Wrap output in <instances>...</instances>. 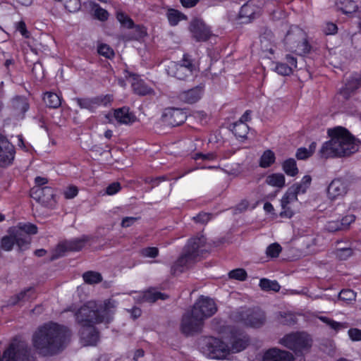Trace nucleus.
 I'll return each mask as SVG.
<instances>
[{
    "mask_svg": "<svg viewBox=\"0 0 361 361\" xmlns=\"http://www.w3.org/2000/svg\"><path fill=\"white\" fill-rule=\"evenodd\" d=\"M337 26L333 23H326L324 27V32L326 35H334L337 32Z\"/></svg>",
    "mask_w": 361,
    "mask_h": 361,
    "instance_id": "62",
    "label": "nucleus"
},
{
    "mask_svg": "<svg viewBox=\"0 0 361 361\" xmlns=\"http://www.w3.org/2000/svg\"><path fill=\"white\" fill-rule=\"evenodd\" d=\"M228 275L230 278L237 279L239 281H244L247 277V273L243 269H236L233 271H231Z\"/></svg>",
    "mask_w": 361,
    "mask_h": 361,
    "instance_id": "51",
    "label": "nucleus"
},
{
    "mask_svg": "<svg viewBox=\"0 0 361 361\" xmlns=\"http://www.w3.org/2000/svg\"><path fill=\"white\" fill-rule=\"evenodd\" d=\"M194 219L197 222L205 224L207 223L210 219V214L207 213H201L198 214L197 216L194 217Z\"/></svg>",
    "mask_w": 361,
    "mask_h": 361,
    "instance_id": "63",
    "label": "nucleus"
},
{
    "mask_svg": "<svg viewBox=\"0 0 361 361\" xmlns=\"http://www.w3.org/2000/svg\"><path fill=\"white\" fill-rule=\"evenodd\" d=\"M13 145L3 135H0V166L11 164L14 159Z\"/></svg>",
    "mask_w": 361,
    "mask_h": 361,
    "instance_id": "18",
    "label": "nucleus"
},
{
    "mask_svg": "<svg viewBox=\"0 0 361 361\" xmlns=\"http://www.w3.org/2000/svg\"><path fill=\"white\" fill-rule=\"evenodd\" d=\"M14 243H16L14 237V231L9 236H5L1 240V247L6 251H9L13 248Z\"/></svg>",
    "mask_w": 361,
    "mask_h": 361,
    "instance_id": "44",
    "label": "nucleus"
},
{
    "mask_svg": "<svg viewBox=\"0 0 361 361\" xmlns=\"http://www.w3.org/2000/svg\"><path fill=\"white\" fill-rule=\"evenodd\" d=\"M285 41L289 49L298 54L307 53L310 46L306 40L305 33L298 27H292L287 33Z\"/></svg>",
    "mask_w": 361,
    "mask_h": 361,
    "instance_id": "7",
    "label": "nucleus"
},
{
    "mask_svg": "<svg viewBox=\"0 0 361 361\" xmlns=\"http://www.w3.org/2000/svg\"><path fill=\"white\" fill-rule=\"evenodd\" d=\"M228 343H229L230 355L236 353L244 350L247 346V341L241 338H235L233 336L231 331H228Z\"/></svg>",
    "mask_w": 361,
    "mask_h": 361,
    "instance_id": "23",
    "label": "nucleus"
},
{
    "mask_svg": "<svg viewBox=\"0 0 361 361\" xmlns=\"http://www.w3.org/2000/svg\"><path fill=\"white\" fill-rule=\"evenodd\" d=\"M349 338L352 341H361V330L357 328L350 329L348 331Z\"/></svg>",
    "mask_w": 361,
    "mask_h": 361,
    "instance_id": "55",
    "label": "nucleus"
},
{
    "mask_svg": "<svg viewBox=\"0 0 361 361\" xmlns=\"http://www.w3.org/2000/svg\"><path fill=\"white\" fill-rule=\"evenodd\" d=\"M204 94V86L198 85L192 89L183 91L180 94V99L188 104L198 102Z\"/></svg>",
    "mask_w": 361,
    "mask_h": 361,
    "instance_id": "22",
    "label": "nucleus"
},
{
    "mask_svg": "<svg viewBox=\"0 0 361 361\" xmlns=\"http://www.w3.org/2000/svg\"><path fill=\"white\" fill-rule=\"evenodd\" d=\"M275 161V156L271 150H267L262 155L260 159V166L267 168L271 166Z\"/></svg>",
    "mask_w": 361,
    "mask_h": 361,
    "instance_id": "37",
    "label": "nucleus"
},
{
    "mask_svg": "<svg viewBox=\"0 0 361 361\" xmlns=\"http://www.w3.org/2000/svg\"><path fill=\"white\" fill-rule=\"evenodd\" d=\"M347 182L341 178H334L328 185L326 195L330 200H336L343 198L348 192Z\"/></svg>",
    "mask_w": 361,
    "mask_h": 361,
    "instance_id": "16",
    "label": "nucleus"
},
{
    "mask_svg": "<svg viewBox=\"0 0 361 361\" xmlns=\"http://www.w3.org/2000/svg\"><path fill=\"white\" fill-rule=\"evenodd\" d=\"M114 117L118 123L123 125H130L136 121V116L127 106L115 109Z\"/></svg>",
    "mask_w": 361,
    "mask_h": 361,
    "instance_id": "20",
    "label": "nucleus"
},
{
    "mask_svg": "<svg viewBox=\"0 0 361 361\" xmlns=\"http://www.w3.org/2000/svg\"><path fill=\"white\" fill-rule=\"evenodd\" d=\"M204 319L198 314H195L191 310L185 313L182 318L180 330L183 334L187 336H192L200 333L203 329Z\"/></svg>",
    "mask_w": 361,
    "mask_h": 361,
    "instance_id": "10",
    "label": "nucleus"
},
{
    "mask_svg": "<svg viewBox=\"0 0 361 361\" xmlns=\"http://www.w3.org/2000/svg\"><path fill=\"white\" fill-rule=\"evenodd\" d=\"M12 107L15 111V114L19 117H23L24 114L29 109V104L26 98L23 97H16L12 100Z\"/></svg>",
    "mask_w": 361,
    "mask_h": 361,
    "instance_id": "24",
    "label": "nucleus"
},
{
    "mask_svg": "<svg viewBox=\"0 0 361 361\" xmlns=\"http://www.w3.org/2000/svg\"><path fill=\"white\" fill-rule=\"evenodd\" d=\"M355 220V216L353 214H348L345 216L340 221L343 230L347 229L349 226Z\"/></svg>",
    "mask_w": 361,
    "mask_h": 361,
    "instance_id": "56",
    "label": "nucleus"
},
{
    "mask_svg": "<svg viewBox=\"0 0 361 361\" xmlns=\"http://www.w3.org/2000/svg\"><path fill=\"white\" fill-rule=\"evenodd\" d=\"M82 278L89 284L99 283L102 279L101 274L95 271H87L83 274Z\"/></svg>",
    "mask_w": 361,
    "mask_h": 361,
    "instance_id": "38",
    "label": "nucleus"
},
{
    "mask_svg": "<svg viewBox=\"0 0 361 361\" xmlns=\"http://www.w3.org/2000/svg\"><path fill=\"white\" fill-rule=\"evenodd\" d=\"M248 126L243 121H238L233 125V133L239 138H245L248 133Z\"/></svg>",
    "mask_w": 361,
    "mask_h": 361,
    "instance_id": "35",
    "label": "nucleus"
},
{
    "mask_svg": "<svg viewBox=\"0 0 361 361\" xmlns=\"http://www.w3.org/2000/svg\"><path fill=\"white\" fill-rule=\"evenodd\" d=\"M215 158H216V154L214 153H207V154L197 153L194 156V159L195 160L201 159L204 161H211V160H214Z\"/></svg>",
    "mask_w": 361,
    "mask_h": 361,
    "instance_id": "59",
    "label": "nucleus"
},
{
    "mask_svg": "<svg viewBox=\"0 0 361 361\" xmlns=\"http://www.w3.org/2000/svg\"><path fill=\"white\" fill-rule=\"evenodd\" d=\"M281 251V247L278 243L271 244L267 248L266 253L270 257H277Z\"/></svg>",
    "mask_w": 361,
    "mask_h": 361,
    "instance_id": "48",
    "label": "nucleus"
},
{
    "mask_svg": "<svg viewBox=\"0 0 361 361\" xmlns=\"http://www.w3.org/2000/svg\"><path fill=\"white\" fill-rule=\"evenodd\" d=\"M317 143L312 142L308 147H300L297 149L295 156L299 160H305L310 157L315 152Z\"/></svg>",
    "mask_w": 361,
    "mask_h": 361,
    "instance_id": "31",
    "label": "nucleus"
},
{
    "mask_svg": "<svg viewBox=\"0 0 361 361\" xmlns=\"http://www.w3.org/2000/svg\"><path fill=\"white\" fill-rule=\"evenodd\" d=\"M116 18L119 23L125 27L132 28L134 26V23L132 19L123 12H118L116 14Z\"/></svg>",
    "mask_w": 361,
    "mask_h": 361,
    "instance_id": "41",
    "label": "nucleus"
},
{
    "mask_svg": "<svg viewBox=\"0 0 361 361\" xmlns=\"http://www.w3.org/2000/svg\"><path fill=\"white\" fill-rule=\"evenodd\" d=\"M325 228L329 232H336L343 230L340 221H329L326 223Z\"/></svg>",
    "mask_w": 361,
    "mask_h": 361,
    "instance_id": "54",
    "label": "nucleus"
},
{
    "mask_svg": "<svg viewBox=\"0 0 361 361\" xmlns=\"http://www.w3.org/2000/svg\"><path fill=\"white\" fill-rule=\"evenodd\" d=\"M238 314L235 317L237 320L252 328H259L266 322L265 314L260 310H247Z\"/></svg>",
    "mask_w": 361,
    "mask_h": 361,
    "instance_id": "11",
    "label": "nucleus"
},
{
    "mask_svg": "<svg viewBox=\"0 0 361 361\" xmlns=\"http://www.w3.org/2000/svg\"><path fill=\"white\" fill-rule=\"evenodd\" d=\"M17 30L20 32V34L27 38L29 37L28 32L27 31L25 23L23 21H20L17 25Z\"/></svg>",
    "mask_w": 361,
    "mask_h": 361,
    "instance_id": "64",
    "label": "nucleus"
},
{
    "mask_svg": "<svg viewBox=\"0 0 361 361\" xmlns=\"http://www.w3.org/2000/svg\"><path fill=\"white\" fill-rule=\"evenodd\" d=\"M87 240V237L83 236L82 238L74 239L66 243L65 246L67 250L71 251H78L84 247Z\"/></svg>",
    "mask_w": 361,
    "mask_h": 361,
    "instance_id": "34",
    "label": "nucleus"
},
{
    "mask_svg": "<svg viewBox=\"0 0 361 361\" xmlns=\"http://www.w3.org/2000/svg\"><path fill=\"white\" fill-rule=\"evenodd\" d=\"M132 87L134 92L139 95L145 96L153 93V90L148 87L142 80L139 79L137 77H134L133 78Z\"/></svg>",
    "mask_w": 361,
    "mask_h": 361,
    "instance_id": "27",
    "label": "nucleus"
},
{
    "mask_svg": "<svg viewBox=\"0 0 361 361\" xmlns=\"http://www.w3.org/2000/svg\"><path fill=\"white\" fill-rule=\"evenodd\" d=\"M278 321L283 325H292L295 322V316L290 313H280L278 316Z\"/></svg>",
    "mask_w": 361,
    "mask_h": 361,
    "instance_id": "43",
    "label": "nucleus"
},
{
    "mask_svg": "<svg viewBox=\"0 0 361 361\" xmlns=\"http://www.w3.org/2000/svg\"><path fill=\"white\" fill-rule=\"evenodd\" d=\"M137 219V217L126 216L122 219L121 225L123 228H128L133 226Z\"/></svg>",
    "mask_w": 361,
    "mask_h": 361,
    "instance_id": "60",
    "label": "nucleus"
},
{
    "mask_svg": "<svg viewBox=\"0 0 361 361\" xmlns=\"http://www.w3.org/2000/svg\"><path fill=\"white\" fill-rule=\"evenodd\" d=\"M75 101L81 109H85L90 111H93L99 106H106L110 104L113 101V96L111 94H106L94 98H77Z\"/></svg>",
    "mask_w": 361,
    "mask_h": 361,
    "instance_id": "14",
    "label": "nucleus"
},
{
    "mask_svg": "<svg viewBox=\"0 0 361 361\" xmlns=\"http://www.w3.org/2000/svg\"><path fill=\"white\" fill-rule=\"evenodd\" d=\"M335 257L340 260H346L354 254L352 243L349 242L337 241L334 251Z\"/></svg>",
    "mask_w": 361,
    "mask_h": 361,
    "instance_id": "21",
    "label": "nucleus"
},
{
    "mask_svg": "<svg viewBox=\"0 0 361 361\" xmlns=\"http://www.w3.org/2000/svg\"><path fill=\"white\" fill-rule=\"evenodd\" d=\"M168 75L178 80H184L192 75L196 68L188 55L183 56L181 63L170 62L166 69Z\"/></svg>",
    "mask_w": 361,
    "mask_h": 361,
    "instance_id": "9",
    "label": "nucleus"
},
{
    "mask_svg": "<svg viewBox=\"0 0 361 361\" xmlns=\"http://www.w3.org/2000/svg\"><path fill=\"white\" fill-rule=\"evenodd\" d=\"M66 8L70 12H75L79 10L80 3L79 0H66Z\"/></svg>",
    "mask_w": 361,
    "mask_h": 361,
    "instance_id": "53",
    "label": "nucleus"
},
{
    "mask_svg": "<svg viewBox=\"0 0 361 361\" xmlns=\"http://www.w3.org/2000/svg\"><path fill=\"white\" fill-rule=\"evenodd\" d=\"M312 181V178L309 175L304 176L300 183L293 184L292 186L298 188V193H304L310 186Z\"/></svg>",
    "mask_w": 361,
    "mask_h": 361,
    "instance_id": "45",
    "label": "nucleus"
},
{
    "mask_svg": "<svg viewBox=\"0 0 361 361\" xmlns=\"http://www.w3.org/2000/svg\"><path fill=\"white\" fill-rule=\"evenodd\" d=\"M46 105L50 108L56 109L60 106L61 100L60 97L54 92H47L43 97Z\"/></svg>",
    "mask_w": 361,
    "mask_h": 361,
    "instance_id": "32",
    "label": "nucleus"
},
{
    "mask_svg": "<svg viewBox=\"0 0 361 361\" xmlns=\"http://www.w3.org/2000/svg\"><path fill=\"white\" fill-rule=\"evenodd\" d=\"M274 70L282 75H288L292 73V67L283 63H276Z\"/></svg>",
    "mask_w": 361,
    "mask_h": 361,
    "instance_id": "49",
    "label": "nucleus"
},
{
    "mask_svg": "<svg viewBox=\"0 0 361 361\" xmlns=\"http://www.w3.org/2000/svg\"><path fill=\"white\" fill-rule=\"evenodd\" d=\"M158 254L159 250L155 247H145L140 250V255L144 257L154 258Z\"/></svg>",
    "mask_w": 361,
    "mask_h": 361,
    "instance_id": "50",
    "label": "nucleus"
},
{
    "mask_svg": "<svg viewBox=\"0 0 361 361\" xmlns=\"http://www.w3.org/2000/svg\"><path fill=\"white\" fill-rule=\"evenodd\" d=\"M336 4L338 9L345 14L352 13L357 8L356 3L352 0H336Z\"/></svg>",
    "mask_w": 361,
    "mask_h": 361,
    "instance_id": "30",
    "label": "nucleus"
},
{
    "mask_svg": "<svg viewBox=\"0 0 361 361\" xmlns=\"http://www.w3.org/2000/svg\"><path fill=\"white\" fill-rule=\"evenodd\" d=\"M347 88L350 90H355L361 86V75L355 74L351 75L346 84Z\"/></svg>",
    "mask_w": 361,
    "mask_h": 361,
    "instance_id": "40",
    "label": "nucleus"
},
{
    "mask_svg": "<svg viewBox=\"0 0 361 361\" xmlns=\"http://www.w3.org/2000/svg\"><path fill=\"white\" fill-rule=\"evenodd\" d=\"M259 286L264 290H274L278 292L280 290V285L276 281H271L267 279H261Z\"/></svg>",
    "mask_w": 361,
    "mask_h": 361,
    "instance_id": "36",
    "label": "nucleus"
},
{
    "mask_svg": "<svg viewBox=\"0 0 361 361\" xmlns=\"http://www.w3.org/2000/svg\"><path fill=\"white\" fill-rule=\"evenodd\" d=\"M13 231L17 245L20 249H23L30 243V239L28 235L37 233V228L32 224H20Z\"/></svg>",
    "mask_w": 361,
    "mask_h": 361,
    "instance_id": "13",
    "label": "nucleus"
},
{
    "mask_svg": "<svg viewBox=\"0 0 361 361\" xmlns=\"http://www.w3.org/2000/svg\"><path fill=\"white\" fill-rule=\"evenodd\" d=\"M118 303L109 298L103 301L90 300L74 312L75 322L80 326V342L83 345H94L99 341V331L95 326L110 324L114 317Z\"/></svg>",
    "mask_w": 361,
    "mask_h": 361,
    "instance_id": "1",
    "label": "nucleus"
},
{
    "mask_svg": "<svg viewBox=\"0 0 361 361\" xmlns=\"http://www.w3.org/2000/svg\"><path fill=\"white\" fill-rule=\"evenodd\" d=\"M265 182L271 187L282 188L285 186L286 179L283 174L276 173L267 176Z\"/></svg>",
    "mask_w": 361,
    "mask_h": 361,
    "instance_id": "28",
    "label": "nucleus"
},
{
    "mask_svg": "<svg viewBox=\"0 0 361 361\" xmlns=\"http://www.w3.org/2000/svg\"><path fill=\"white\" fill-rule=\"evenodd\" d=\"M78 190L77 187L72 185L67 188V189L64 191V195L67 199H72L78 195Z\"/></svg>",
    "mask_w": 361,
    "mask_h": 361,
    "instance_id": "61",
    "label": "nucleus"
},
{
    "mask_svg": "<svg viewBox=\"0 0 361 361\" xmlns=\"http://www.w3.org/2000/svg\"><path fill=\"white\" fill-rule=\"evenodd\" d=\"M35 298V290L32 288H28L12 297L10 300V304L15 305L20 302H26L33 300Z\"/></svg>",
    "mask_w": 361,
    "mask_h": 361,
    "instance_id": "26",
    "label": "nucleus"
},
{
    "mask_svg": "<svg viewBox=\"0 0 361 361\" xmlns=\"http://www.w3.org/2000/svg\"><path fill=\"white\" fill-rule=\"evenodd\" d=\"M192 310L195 314H198L206 319L216 312L217 307L214 300L208 297L201 296L195 302Z\"/></svg>",
    "mask_w": 361,
    "mask_h": 361,
    "instance_id": "12",
    "label": "nucleus"
},
{
    "mask_svg": "<svg viewBox=\"0 0 361 361\" xmlns=\"http://www.w3.org/2000/svg\"><path fill=\"white\" fill-rule=\"evenodd\" d=\"M192 37L198 42L207 41L211 36L210 28L201 19H193L189 27Z\"/></svg>",
    "mask_w": 361,
    "mask_h": 361,
    "instance_id": "15",
    "label": "nucleus"
},
{
    "mask_svg": "<svg viewBox=\"0 0 361 361\" xmlns=\"http://www.w3.org/2000/svg\"><path fill=\"white\" fill-rule=\"evenodd\" d=\"M331 140L324 142L319 151L322 158L350 156L358 150L360 142L346 129L337 127L329 130Z\"/></svg>",
    "mask_w": 361,
    "mask_h": 361,
    "instance_id": "3",
    "label": "nucleus"
},
{
    "mask_svg": "<svg viewBox=\"0 0 361 361\" xmlns=\"http://www.w3.org/2000/svg\"><path fill=\"white\" fill-rule=\"evenodd\" d=\"M47 192L48 195L51 197L53 196V190L51 188L49 187H44V188H33L31 190V195L33 198L37 199L39 200L41 199V194L43 192Z\"/></svg>",
    "mask_w": 361,
    "mask_h": 361,
    "instance_id": "46",
    "label": "nucleus"
},
{
    "mask_svg": "<svg viewBox=\"0 0 361 361\" xmlns=\"http://www.w3.org/2000/svg\"><path fill=\"white\" fill-rule=\"evenodd\" d=\"M338 297L342 300L352 301L355 299L356 293L352 290H343L340 292Z\"/></svg>",
    "mask_w": 361,
    "mask_h": 361,
    "instance_id": "52",
    "label": "nucleus"
},
{
    "mask_svg": "<svg viewBox=\"0 0 361 361\" xmlns=\"http://www.w3.org/2000/svg\"><path fill=\"white\" fill-rule=\"evenodd\" d=\"M283 171L289 176H295L298 173L296 161L294 159H288L282 164Z\"/></svg>",
    "mask_w": 361,
    "mask_h": 361,
    "instance_id": "33",
    "label": "nucleus"
},
{
    "mask_svg": "<svg viewBox=\"0 0 361 361\" xmlns=\"http://www.w3.org/2000/svg\"><path fill=\"white\" fill-rule=\"evenodd\" d=\"M159 299H165L164 295L160 292L147 291L143 294L140 301L152 302Z\"/></svg>",
    "mask_w": 361,
    "mask_h": 361,
    "instance_id": "39",
    "label": "nucleus"
},
{
    "mask_svg": "<svg viewBox=\"0 0 361 361\" xmlns=\"http://www.w3.org/2000/svg\"><path fill=\"white\" fill-rule=\"evenodd\" d=\"M121 190V185L118 182L110 184L106 189V193L109 195H113Z\"/></svg>",
    "mask_w": 361,
    "mask_h": 361,
    "instance_id": "58",
    "label": "nucleus"
},
{
    "mask_svg": "<svg viewBox=\"0 0 361 361\" xmlns=\"http://www.w3.org/2000/svg\"><path fill=\"white\" fill-rule=\"evenodd\" d=\"M71 336V332L67 327L49 322L39 326L34 332L32 342L38 354L49 356L61 351Z\"/></svg>",
    "mask_w": 361,
    "mask_h": 361,
    "instance_id": "2",
    "label": "nucleus"
},
{
    "mask_svg": "<svg viewBox=\"0 0 361 361\" xmlns=\"http://www.w3.org/2000/svg\"><path fill=\"white\" fill-rule=\"evenodd\" d=\"M298 187L290 186L288 188L281 199V217L290 219L295 214L300 204L298 199Z\"/></svg>",
    "mask_w": 361,
    "mask_h": 361,
    "instance_id": "8",
    "label": "nucleus"
},
{
    "mask_svg": "<svg viewBox=\"0 0 361 361\" xmlns=\"http://www.w3.org/2000/svg\"><path fill=\"white\" fill-rule=\"evenodd\" d=\"M294 356L290 352L276 348L267 350L262 357V361H294Z\"/></svg>",
    "mask_w": 361,
    "mask_h": 361,
    "instance_id": "19",
    "label": "nucleus"
},
{
    "mask_svg": "<svg viewBox=\"0 0 361 361\" xmlns=\"http://www.w3.org/2000/svg\"><path fill=\"white\" fill-rule=\"evenodd\" d=\"M166 15L169 25L171 26H176L180 21L187 19L183 13L174 8H169Z\"/></svg>",
    "mask_w": 361,
    "mask_h": 361,
    "instance_id": "29",
    "label": "nucleus"
},
{
    "mask_svg": "<svg viewBox=\"0 0 361 361\" xmlns=\"http://www.w3.org/2000/svg\"><path fill=\"white\" fill-rule=\"evenodd\" d=\"M208 248L209 246L207 245L203 235L191 238L185 247V253L172 266V274H177L183 272L191 261L202 256L204 252L208 251Z\"/></svg>",
    "mask_w": 361,
    "mask_h": 361,
    "instance_id": "5",
    "label": "nucleus"
},
{
    "mask_svg": "<svg viewBox=\"0 0 361 361\" xmlns=\"http://www.w3.org/2000/svg\"><path fill=\"white\" fill-rule=\"evenodd\" d=\"M260 13V8L256 7L252 2H248L243 5L240 11V16L249 20L255 18Z\"/></svg>",
    "mask_w": 361,
    "mask_h": 361,
    "instance_id": "25",
    "label": "nucleus"
},
{
    "mask_svg": "<svg viewBox=\"0 0 361 361\" xmlns=\"http://www.w3.org/2000/svg\"><path fill=\"white\" fill-rule=\"evenodd\" d=\"M97 51L99 55L107 59H111L114 56V51L109 45L100 44L97 47Z\"/></svg>",
    "mask_w": 361,
    "mask_h": 361,
    "instance_id": "42",
    "label": "nucleus"
},
{
    "mask_svg": "<svg viewBox=\"0 0 361 361\" xmlns=\"http://www.w3.org/2000/svg\"><path fill=\"white\" fill-rule=\"evenodd\" d=\"M212 329L220 335V337L206 336L200 342V350L207 357L214 360H224L230 355L228 331L230 328L221 321L214 319L212 322Z\"/></svg>",
    "mask_w": 361,
    "mask_h": 361,
    "instance_id": "4",
    "label": "nucleus"
},
{
    "mask_svg": "<svg viewBox=\"0 0 361 361\" xmlns=\"http://www.w3.org/2000/svg\"><path fill=\"white\" fill-rule=\"evenodd\" d=\"M329 326L335 332H338L341 329H347L348 327V324L346 322H338L333 319Z\"/></svg>",
    "mask_w": 361,
    "mask_h": 361,
    "instance_id": "57",
    "label": "nucleus"
},
{
    "mask_svg": "<svg viewBox=\"0 0 361 361\" xmlns=\"http://www.w3.org/2000/svg\"><path fill=\"white\" fill-rule=\"evenodd\" d=\"M187 118L186 114L180 109H166L162 114V120L164 123L171 126H179Z\"/></svg>",
    "mask_w": 361,
    "mask_h": 361,
    "instance_id": "17",
    "label": "nucleus"
},
{
    "mask_svg": "<svg viewBox=\"0 0 361 361\" xmlns=\"http://www.w3.org/2000/svg\"><path fill=\"white\" fill-rule=\"evenodd\" d=\"M94 17L101 20L104 21L108 19L109 13L107 11L101 8L99 5L96 4L93 7Z\"/></svg>",
    "mask_w": 361,
    "mask_h": 361,
    "instance_id": "47",
    "label": "nucleus"
},
{
    "mask_svg": "<svg viewBox=\"0 0 361 361\" xmlns=\"http://www.w3.org/2000/svg\"><path fill=\"white\" fill-rule=\"evenodd\" d=\"M279 343L293 351L302 352L311 348L312 339L306 332H294L285 335Z\"/></svg>",
    "mask_w": 361,
    "mask_h": 361,
    "instance_id": "6",
    "label": "nucleus"
}]
</instances>
